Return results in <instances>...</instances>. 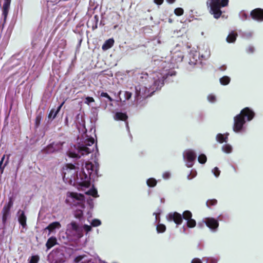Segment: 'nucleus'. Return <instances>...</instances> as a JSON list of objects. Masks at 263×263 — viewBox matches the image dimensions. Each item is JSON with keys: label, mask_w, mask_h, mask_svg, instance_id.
Segmentation results:
<instances>
[{"label": "nucleus", "mask_w": 263, "mask_h": 263, "mask_svg": "<svg viewBox=\"0 0 263 263\" xmlns=\"http://www.w3.org/2000/svg\"><path fill=\"white\" fill-rule=\"evenodd\" d=\"M186 157L188 161L193 162L196 159V155L193 151H189L186 153Z\"/></svg>", "instance_id": "23"}, {"label": "nucleus", "mask_w": 263, "mask_h": 263, "mask_svg": "<svg viewBox=\"0 0 263 263\" xmlns=\"http://www.w3.org/2000/svg\"><path fill=\"white\" fill-rule=\"evenodd\" d=\"M230 78L228 76H223L219 80L220 83L222 85H227L230 82Z\"/></svg>", "instance_id": "25"}, {"label": "nucleus", "mask_w": 263, "mask_h": 263, "mask_svg": "<svg viewBox=\"0 0 263 263\" xmlns=\"http://www.w3.org/2000/svg\"><path fill=\"white\" fill-rule=\"evenodd\" d=\"M84 257H85V255L78 256L74 259V262L76 263H78V262H80V261H81L84 258Z\"/></svg>", "instance_id": "47"}, {"label": "nucleus", "mask_w": 263, "mask_h": 263, "mask_svg": "<svg viewBox=\"0 0 263 263\" xmlns=\"http://www.w3.org/2000/svg\"><path fill=\"white\" fill-rule=\"evenodd\" d=\"M54 144L52 143L48 145L46 147H45L43 150V153L45 154H51L54 152H55Z\"/></svg>", "instance_id": "21"}, {"label": "nucleus", "mask_w": 263, "mask_h": 263, "mask_svg": "<svg viewBox=\"0 0 263 263\" xmlns=\"http://www.w3.org/2000/svg\"><path fill=\"white\" fill-rule=\"evenodd\" d=\"M84 229L85 231L88 233V232L90 231L91 230V227L88 225H84Z\"/></svg>", "instance_id": "53"}, {"label": "nucleus", "mask_w": 263, "mask_h": 263, "mask_svg": "<svg viewBox=\"0 0 263 263\" xmlns=\"http://www.w3.org/2000/svg\"><path fill=\"white\" fill-rule=\"evenodd\" d=\"M97 191L95 189L90 190L88 192V194L92 196L93 197H97Z\"/></svg>", "instance_id": "46"}, {"label": "nucleus", "mask_w": 263, "mask_h": 263, "mask_svg": "<svg viewBox=\"0 0 263 263\" xmlns=\"http://www.w3.org/2000/svg\"><path fill=\"white\" fill-rule=\"evenodd\" d=\"M251 17L257 21H263V9L261 8H256L252 10L250 13Z\"/></svg>", "instance_id": "10"}, {"label": "nucleus", "mask_w": 263, "mask_h": 263, "mask_svg": "<svg viewBox=\"0 0 263 263\" xmlns=\"http://www.w3.org/2000/svg\"><path fill=\"white\" fill-rule=\"evenodd\" d=\"M166 230V227L163 224H158L157 226V231L158 233H163Z\"/></svg>", "instance_id": "35"}, {"label": "nucleus", "mask_w": 263, "mask_h": 263, "mask_svg": "<svg viewBox=\"0 0 263 263\" xmlns=\"http://www.w3.org/2000/svg\"><path fill=\"white\" fill-rule=\"evenodd\" d=\"M199 162L201 164H204L207 160L206 156L204 154H200L198 158Z\"/></svg>", "instance_id": "34"}, {"label": "nucleus", "mask_w": 263, "mask_h": 263, "mask_svg": "<svg viewBox=\"0 0 263 263\" xmlns=\"http://www.w3.org/2000/svg\"><path fill=\"white\" fill-rule=\"evenodd\" d=\"M245 123V119L242 116H240V114L236 115L234 118V131L235 132H240Z\"/></svg>", "instance_id": "5"}, {"label": "nucleus", "mask_w": 263, "mask_h": 263, "mask_svg": "<svg viewBox=\"0 0 263 263\" xmlns=\"http://www.w3.org/2000/svg\"><path fill=\"white\" fill-rule=\"evenodd\" d=\"M182 217V219L187 221L192 217V214L190 211L186 210L183 212Z\"/></svg>", "instance_id": "27"}, {"label": "nucleus", "mask_w": 263, "mask_h": 263, "mask_svg": "<svg viewBox=\"0 0 263 263\" xmlns=\"http://www.w3.org/2000/svg\"><path fill=\"white\" fill-rule=\"evenodd\" d=\"M43 116L42 112L39 113L35 117V125L36 127H38L40 124L41 121L42 119Z\"/></svg>", "instance_id": "29"}, {"label": "nucleus", "mask_w": 263, "mask_h": 263, "mask_svg": "<svg viewBox=\"0 0 263 263\" xmlns=\"http://www.w3.org/2000/svg\"><path fill=\"white\" fill-rule=\"evenodd\" d=\"M18 213H20V215L18 216V222L22 226L23 228H26V220L27 218L25 214V213L23 211L19 210Z\"/></svg>", "instance_id": "14"}, {"label": "nucleus", "mask_w": 263, "mask_h": 263, "mask_svg": "<svg viewBox=\"0 0 263 263\" xmlns=\"http://www.w3.org/2000/svg\"><path fill=\"white\" fill-rule=\"evenodd\" d=\"M70 197L77 200H83L84 197L83 194L74 192L70 193Z\"/></svg>", "instance_id": "24"}, {"label": "nucleus", "mask_w": 263, "mask_h": 263, "mask_svg": "<svg viewBox=\"0 0 263 263\" xmlns=\"http://www.w3.org/2000/svg\"><path fill=\"white\" fill-rule=\"evenodd\" d=\"M79 151L81 153L82 155H84L91 153L93 151V149H91L84 144L79 146Z\"/></svg>", "instance_id": "19"}, {"label": "nucleus", "mask_w": 263, "mask_h": 263, "mask_svg": "<svg viewBox=\"0 0 263 263\" xmlns=\"http://www.w3.org/2000/svg\"><path fill=\"white\" fill-rule=\"evenodd\" d=\"M13 204V202L12 200V198L10 197L9 199L8 202L4 205L3 208L2 213V221L3 223L5 224L7 220L8 217L10 215V209L12 207Z\"/></svg>", "instance_id": "4"}, {"label": "nucleus", "mask_w": 263, "mask_h": 263, "mask_svg": "<svg viewBox=\"0 0 263 263\" xmlns=\"http://www.w3.org/2000/svg\"><path fill=\"white\" fill-rule=\"evenodd\" d=\"M229 2V0H207L206 5L210 8V13L217 19L222 13L221 8L228 6Z\"/></svg>", "instance_id": "3"}, {"label": "nucleus", "mask_w": 263, "mask_h": 263, "mask_svg": "<svg viewBox=\"0 0 263 263\" xmlns=\"http://www.w3.org/2000/svg\"><path fill=\"white\" fill-rule=\"evenodd\" d=\"M74 215L76 218L81 219L83 215V212L81 210H77L75 211Z\"/></svg>", "instance_id": "36"}, {"label": "nucleus", "mask_w": 263, "mask_h": 263, "mask_svg": "<svg viewBox=\"0 0 263 263\" xmlns=\"http://www.w3.org/2000/svg\"><path fill=\"white\" fill-rule=\"evenodd\" d=\"M101 224V222L100 220L97 219H95L92 220L91 224L93 227H98Z\"/></svg>", "instance_id": "42"}, {"label": "nucleus", "mask_w": 263, "mask_h": 263, "mask_svg": "<svg viewBox=\"0 0 263 263\" xmlns=\"http://www.w3.org/2000/svg\"><path fill=\"white\" fill-rule=\"evenodd\" d=\"M184 10L182 8H177L174 10V13L177 16H181L183 14Z\"/></svg>", "instance_id": "37"}, {"label": "nucleus", "mask_w": 263, "mask_h": 263, "mask_svg": "<svg viewBox=\"0 0 263 263\" xmlns=\"http://www.w3.org/2000/svg\"><path fill=\"white\" fill-rule=\"evenodd\" d=\"M40 259L39 256L37 255H33L31 256L29 263H37Z\"/></svg>", "instance_id": "40"}, {"label": "nucleus", "mask_w": 263, "mask_h": 263, "mask_svg": "<svg viewBox=\"0 0 263 263\" xmlns=\"http://www.w3.org/2000/svg\"><path fill=\"white\" fill-rule=\"evenodd\" d=\"M213 173L216 177H218L220 175V171L217 167H215L213 170Z\"/></svg>", "instance_id": "45"}, {"label": "nucleus", "mask_w": 263, "mask_h": 263, "mask_svg": "<svg viewBox=\"0 0 263 263\" xmlns=\"http://www.w3.org/2000/svg\"><path fill=\"white\" fill-rule=\"evenodd\" d=\"M57 243L58 242L56 237L54 236L50 237L48 239L46 243V247L47 248V250H48L50 249Z\"/></svg>", "instance_id": "15"}, {"label": "nucleus", "mask_w": 263, "mask_h": 263, "mask_svg": "<svg viewBox=\"0 0 263 263\" xmlns=\"http://www.w3.org/2000/svg\"><path fill=\"white\" fill-rule=\"evenodd\" d=\"M196 225V221L192 218L187 220L186 226L189 228H194Z\"/></svg>", "instance_id": "32"}, {"label": "nucleus", "mask_w": 263, "mask_h": 263, "mask_svg": "<svg viewBox=\"0 0 263 263\" xmlns=\"http://www.w3.org/2000/svg\"><path fill=\"white\" fill-rule=\"evenodd\" d=\"M228 138L224 137V136L221 134H218L216 136V140L220 143H222L224 142L227 141Z\"/></svg>", "instance_id": "28"}, {"label": "nucleus", "mask_w": 263, "mask_h": 263, "mask_svg": "<svg viewBox=\"0 0 263 263\" xmlns=\"http://www.w3.org/2000/svg\"><path fill=\"white\" fill-rule=\"evenodd\" d=\"M98 21L99 16L97 15H95L93 18L87 22V25L88 27H90L93 31L96 30L98 28Z\"/></svg>", "instance_id": "12"}, {"label": "nucleus", "mask_w": 263, "mask_h": 263, "mask_svg": "<svg viewBox=\"0 0 263 263\" xmlns=\"http://www.w3.org/2000/svg\"><path fill=\"white\" fill-rule=\"evenodd\" d=\"M154 215H156V219H157V217L158 216V214L157 213H154Z\"/></svg>", "instance_id": "61"}, {"label": "nucleus", "mask_w": 263, "mask_h": 263, "mask_svg": "<svg viewBox=\"0 0 263 263\" xmlns=\"http://www.w3.org/2000/svg\"><path fill=\"white\" fill-rule=\"evenodd\" d=\"M65 120H66V122H67L68 118H66Z\"/></svg>", "instance_id": "62"}, {"label": "nucleus", "mask_w": 263, "mask_h": 263, "mask_svg": "<svg viewBox=\"0 0 263 263\" xmlns=\"http://www.w3.org/2000/svg\"><path fill=\"white\" fill-rule=\"evenodd\" d=\"M114 43L115 41L112 38L107 40L105 41L104 43L102 46V50L106 51L111 48L113 46Z\"/></svg>", "instance_id": "16"}, {"label": "nucleus", "mask_w": 263, "mask_h": 263, "mask_svg": "<svg viewBox=\"0 0 263 263\" xmlns=\"http://www.w3.org/2000/svg\"><path fill=\"white\" fill-rule=\"evenodd\" d=\"M52 144H53L54 145V147L55 152H57V151L62 149L63 145L64 144V142H52Z\"/></svg>", "instance_id": "30"}, {"label": "nucleus", "mask_w": 263, "mask_h": 263, "mask_svg": "<svg viewBox=\"0 0 263 263\" xmlns=\"http://www.w3.org/2000/svg\"><path fill=\"white\" fill-rule=\"evenodd\" d=\"M208 100L212 103L216 101V97L215 96L210 95L208 97Z\"/></svg>", "instance_id": "49"}, {"label": "nucleus", "mask_w": 263, "mask_h": 263, "mask_svg": "<svg viewBox=\"0 0 263 263\" xmlns=\"http://www.w3.org/2000/svg\"><path fill=\"white\" fill-rule=\"evenodd\" d=\"M10 4H3V9H2V11H3L2 14L4 16V22H5L6 20L7 15L8 14L9 10L10 8Z\"/></svg>", "instance_id": "22"}, {"label": "nucleus", "mask_w": 263, "mask_h": 263, "mask_svg": "<svg viewBox=\"0 0 263 263\" xmlns=\"http://www.w3.org/2000/svg\"><path fill=\"white\" fill-rule=\"evenodd\" d=\"M239 114L240 116H242L244 119L246 118L248 121L252 120L255 116V112L253 110L248 107L242 109Z\"/></svg>", "instance_id": "9"}, {"label": "nucleus", "mask_w": 263, "mask_h": 263, "mask_svg": "<svg viewBox=\"0 0 263 263\" xmlns=\"http://www.w3.org/2000/svg\"><path fill=\"white\" fill-rule=\"evenodd\" d=\"M191 263H202V262L199 258H195L192 259Z\"/></svg>", "instance_id": "55"}, {"label": "nucleus", "mask_w": 263, "mask_h": 263, "mask_svg": "<svg viewBox=\"0 0 263 263\" xmlns=\"http://www.w3.org/2000/svg\"><path fill=\"white\" fill-rule=\"evenodd\" d=\"M55 263H64L65 261L64 254L61 249L57 248L51 253Z\"/></svg>", "instance_id": "6"}, {"label": "nucleus", "mask_w": 263, "mask_h": 263, "mask_svg": "<svg viewBox=\"0 0 263 263\" xmlns=\"http://www.w3.org/2000/svg\"><path fill=\"white\" fill-rule=\"evenodd\" d=\"M164 0H154L155 4L158 5H161L163 3Z\"/></svg>", "instance_id": "56"}, {"label": "nucleus", "mask_w": 263, "mask_h": 263, "mask_svg": "<svg viewBox=\"0 0 263 263\" xmlns=\"http://www.w3.org/2000/svg\"><path fill=\"white\" fill-rule=\"evenodd\" d=\"M61 227L60 223L58 221L53 222L50 223L44 230H48L49 231L48 235L56 229H60Z\"/></svg>", "instance_id": "13"}, {"label": "nucleus", "mask_w": 263, "mask_h": 263, "mask_svg": "<svg viewBox=\"0 0 263 263\" xmlns=\"http://www.w3.org/2000/svg\"><path fill=\"white\" fill-rule=\"evenodd\" d=\"M100 96L108 99V100L110 102L113 101V99L108 95L107 92H102L101 93Z\"/></svg>", "instance_id": "43"}, {"label": "nucleus", "mask_w": 263, "mask_h": 263, "mask_svg": "<svg viewBox=\"0 0 263 263\" xmlns=\"http://www.w3.org/2000/svg\"><path fill=\"white\" fill-rule=\"evenodd\" d=\"M217 203V200L215 199L208 200L206 202V205L208 208H211L212 206H214Z\"/></svg>", "instance_id": "33"}, {"label": "nucleus", "mask_w": 263, "mask_h": 263, "mask_svg": "<svg viewBox=\"0 0 263 263\" xmlns=\"http://www.w3.org/2000/svg\"><path fill=\"white\" fill-rule=\"evenodd\" d=\"M167 220L169 221H174L177 226L180 225L182 222V215L176 212L170 213L167 216Z\"/></svg>", "instance_id": "8"}, {"label": "nucleus", "mask_w": 263, "mask_h": 263, "mask_svg": "<svg viewBox=\"0 0 263 263\" xmlns=\"http://www.w3.org/2000/svg\"><path fill=\"white\" fill-rule=\"evenodd\" d=\"M65 103V101H63L57 108V110H55L54 109L52 108L50 110L48 115V118L49 120H53L57 116L59 112L60 111L61 107L63 106L64 104Z\"/></svg>", "instance_id": "11"}, {"label": "nucleus", "mask_w": 263, "mask_h": 263, "mask_svg": "<svg viewBox=\"0 0 263 263\" xmlns=\"http://www.w3.org/2000/svg\"><path fill=\"white\" fill-rule=\"evenodd\" d=\"M246 51L248 53H252L254 52V47L252 46H249L247 49Z\"/></svg>", "instance_id": "48"}, {"label": "nucleus", "mask_w": 263, "mask_h": 263, "mask_svg": "<svg viewBox=\"0 0 263 263\" xmlns=\"http://www.w3.org/2000/svg\"><path fill=\"white\" fill-rule=\"evenodd\" d=\"M208 263H217V260L213 258H208L206 259Z\"/></svg>", "instance_id": "52"}, {"label": "nucleus", "mask_w": 263, "mask_h": 263, "mask_svg": "<svg viewBox=\"0 0 263 263\" xmlns=\"http://www.w3.org/2000/svg\"><path fill=\"white\" fill-rule=\"evenodd\" d=\"M115 17L117 19H119L120 17V15L118 13H116Z\"/></svg>", "instance_id": "60"}, {"label": "nucleus", "mask_w": 263, "mask_h": 263, "mask_svg": "<svg viewBox=\"0 0 263 263\" xmlns=\"http://www.w3.org/2000/svg\"><path fill=\"white\" fill-rule=\"evenodd\" d=\"M10 156V154L7 155V160L5 161V162L3 165V163H2V162H0V176H1L2 174L3 173L5 167L6 166V165L9 163V159Z\"/></svg>", "instance_id": "26"}, {"label": "nucleus", "mask_w": 263, "mask_h": 263, "mask_svg": "<svg viewBox=\"0 0 263 263\" xmlns=\"http://www.w3.org/2000/svg\"><path fill=\"white\" fill-rule=\"evenodd\" d=\"M205 225L213 231H216L219 227V222L217 219L212 217H206L203 220Z\"/></svg>", "instance_id": "7"}, {"label": "nucleus", "mask_w": 263, "mask_h": 263, "mask_svg": "<svg viewBox=\"0 0 263 263\" xmlns=\"http://www.w3.org/2000/svg\"><path fill=\"white\" fill-rule=\"evenodd\" d=\"M97 172H94V166L91 162H86L85 167L82 168L80 173V177L81 180V185L85 187H89L90 185L91 177L97 175Z\"/></svg>", "instance_id": "2"}, {"label": "nucleus", "mask_w": 263, "mask_h": 263, "mask_svg": "<svg viewBox=\"0 0 263 263\" xmlns=\"http://www.w3.org/2000/svg\"><path fill=\"white\" fill-rule=\"evenodd\" d=\"M176 74L175 71L168 72L166 73H163L160 71H155L153 73L152 76L149 77L147 73H142L141 78L145 79H149L153 81V84H147V86H138L135 87V98L136 100L141 99H145L155 92L160 89L164 85V81L168 77Z\"/></svg>", "instance_id": "1"}, {"label": "nucleus", "mask_w": 263, "mask_h": 263, "mask_svg": "<svg viewBox=\"0 0 263 263\" xmlns=\"http://www.w3.org/2000/svg\"><path fill=\"white\" fill-rule=\"evenodd\" d=\"M114 118L116 120L126 121L128 119V116L126 113L117 112L115 115Z\"/></svg>", "instance_id": "17"}, {"label": "nucleus", "mask_w": 263, "mask_h": 263, "mask_svg": "<svg viewBox=\"0 0 263 263\" xmlns=\"http://www.w3.org/2000/svg\"><path fill=\"white\" fill-rule=\"evenodd\" d=\"M4 4H10L11 0H4Z\"/></svg>", "instance_id": "57"}, {"label": "nucleus", "mask_w": 263, "mask_h": 263, "mask_svg": "<svg viewBox=\"0 0 263 263\" xmlns=\"http://www.w3.org/2000/svg\"><path fill=\"white\" fill-rule=\"evenodd\" d=\"M94 143H95V140L93 138H88V139H86L84 142L85 145H86L87 146H92L94 144Z\"/></svg>", "instance_id": "39"}, {"label": "nucleus", "mask_w": 263, "mask_h": 263, "mask_svg": "<svg viewBox=\"0 0 263 263\" xmlns=\"http://www.w3.org/2000/svg\"><path fill=\"white\" fill-rule=\"evenodd\" d=\"M95 102V99L91 97H87L85 99L84 103L87 105H89L91 103Z\"/></svg>", "instance_id": "41"}, {"label": "nucleus", "mask_w": 263, "mask_h": 263, "mask_svg": "<svg viewBox=\"0 0 263 263\" xmlns=\"http://www.w3.org/2000/svg\"><path fill=\"white\" fill-rule=\"evenodd\" d=\"M5 155H3V156L2 157V159H1V160L0 161V162H2V163H3L4 162V159L5 158Z\"/></svg>", "instance_id": "59"}, {"label": "nucleus", "mask_w": 263, "mask_h": 263, "mask_svg": "<svg viewBox=\"0 0 263 263\" xmlns=\"http://www.w3.org/2000/svg\"><path fill=\"white\" fill-rule=\"evenodd\" d=\"M238 36L237 32L233 31L229 33L227 37V42L229 43H232L235 42Z\"/></svg>", "instance_id": "20"}, {"label": "nucleus", "mask_w": 263, "mask_h": 263, "mask_svg": "<svg viewBox=\"0 0 263 263\" xmlns=\"http://www.w3.org/2000/svg\"><path fill=\"white\" fill-rule=\"evenodd\" d=\"M147 184L149 187H154L157 184V181L153 178H149L146 181Z\"/></svg>", "instance_id": "31"}, {"label": "nucleus", "mask_w": 263, "mask_h": 263, "mask_svg": "<svg viewBox=\"0 0 263 263\" xmlns=\"http://www.w3.org/2000/svg\"><path fill=\"white\" fill-rule=\"evenodd\" d=\"M68 156L69 157H71V158H80V156H79V155L78 154H77L74 152H69L68 153Z\"/></svg>", "instance_id": "44"}, {"label": "nucleus", "mask_w": 263, "mask_h": 263, "mask_svg": "<svg viewBox=\"0 0 263 263\" xmlns=\"http://www.w3.org/2000/svg\"><path fill=\"white\" fill-rule=\"evenodd\" d=\"M79 230V226L75 221H72L67 226V230L70 232L74 231L77 232Z\"/></svg>", "instance_id": "18"}, {"label": "nucleus", "mask_w": 263, "mask_h": 263, "mask_svg": "<svg viewBox=\"0 0 263 263\" xmlns=\"http://www.w3.org/2000/svg\"><path fill=\"white\" fill-rule=\"evenodd\" d=\"M124 96H125V98L126 100H129L132 97V92H129V91H125Z\"/></svg>", "instance_id": "51"}, {"label": "nucleus", "mask_w": 263, "mask_h": 263, "mask_svg": "<svg viewBox=\"0 0 263 263\" xmlns=\"http://www.w3.org/2000/svg\"><path fill=\"white\" fill-rule=\"evenodd\" d=\"M170 173L169 172H164L163 174V177L164 179H168L170 178Z\"/></svg>", "instance_id": "54"}, {"label": "nucleus", "mask_w": 263, "mask_h": 263, "mask_svg": "<svg viewBox=\"0 0 263 263\" xmlns=\"http://www.w3.org/2000/svg\"><path fill=\"white\" fill-rule=\"evenodd\" d=\"M65 167L67 169L69 170H74L76 168V166L74 164L72 163H67L66 164Z\"/></svg>", "instance_id": "50"}, {"label": "nucleus", "mask_w": 263, "mask_h": 263, "mask_svg": "<svg viewBox=\"0 0 263 263\" xmlns=\"http://www.w3.org/2000/svg\"><path fill=\"white\" fill-rule=\"evenodd\" d=\"M169 4H173L175 2L176 0H166Z\"/></svg>", "instance_id": "58"}, {"label": "nucleus", "mask_w": 263, "mask_h": 263, "mask_svg": "<svg viewBox=\"0 0 263 263\" xmlns=\"http://www.w3.org/2000/svg\"><path fill=\"white\" fill-rule=\"evenodd\" d=\"M222 148L223 151L226 153H230L232 151V147L229 144L223 145Z\"/></svg>", "instance_id": "38"}]
</instances>
